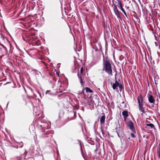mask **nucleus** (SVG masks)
I'll return each instance as SVG.
<instances>
[{
    "mask_svg": "<svg viewBox=\"0 0 160 160\" xmlns=\"http://www.w3.org/2000/svg\"><path fill=\"white\" fill-rule=\"evenodd\" d=\"M102 66L103 70L109 75L112 76L113 74L112 66L110 61L108 60H105L104 58L103 60Z\"/></svg>",
    "mask_w": 160,
    "mask_h": 160,
    "instance_id": "f257e3e1",
    "label": "nucleus"
},
{
    "mask_svg": "<svg viewBox=\"0 0 160 160\" xmlns=\"http://www.w3.org/2000/svg\"><path fill=\"white\" fill-rule=\"evenodd\" d=\"M137 100L138 103L139 110L142 112V113L141 114L142 115L143 113H145V108L143 107V103L144 102L143 98L142 95L140 94L138 95Z\"/></svg>",
    "mask_w": 160,
    "mask_h": 160,
    "instance_id": "f03ea898",
    "label": "nucleus"
},
{
    "mask_svg": "<svg viewBox=\"0 0 160 160\" xmlns=\"http://www.w3.org/2000/svg\"><path fill=\"white\" fill-rule=\"evenodd\" d=\"M112 2L113 4V10L115 15L117 16L118 18L121 19L120 17V12L119 11L117 8V5H116L117 2L115 1L114 0H112Z\"/></svg>",
    "mask_w": 160,
    "mask_h": 160,
    "instance_id": "7ed1b4c3",
    "label": "nucleus"
},
{
    "mask_svg": "<svg viewBox=\"0 0 160 160\" xmlns=\"http://www.w3.org/2000/svg\"><path fill=\"white\" fill-rule=\"evenodd\" d=\"M111 84L112 85V87L113 90H117L118 89V87L120 91L121 92L123 89V87L122 85L117 80H116L115 82L113 84L111 83Z\"/></svg>",
    "mask_w": 160,
    "mask_h": 160,
    "instance_id": "20e7f679",
    "label": "nucleus"
},
{
    "mask_svg": "<svg viewBox=\"0 0 160 160\" xmlns=\"http://www.w3.org/2000/svg\"><path fill=\"white\" fill-rule=\"evenodd\" d=\"M85 89L86 91V92L88 93V96L89 97V98L91 99V102H94V101L92 100V95L93 93V91L88 87H85Z\"/></svg>",
    "mask_w": 160,
    "mask_h": 160,
    "instance_id": "39448f33",
    "label": "nucleus"
},
{
    "mask_svg": "<svg viewBox=\"0 0 160 160\" xmlns=\"http://www.w3.org/2000/svg\"><path fill=\"white\" fill-rule=\"evenodd\" d=\"M127 126L133 133L136 132V130L134 126L133 123L132 121L130 120L128 122Z\"/></svg>",
    "mask_w": 160,
    "mask_h": 160,
    "instance_id": "423d86ee",
    "label": "nucleus"
},
{
    "mask_svg": "<svg viewBox=\"0 0 160 160\" xmlns=\"http://www.w3.org/2000/svg\"><path fill=\"white\" fill-rule=\"evenodd\" d=\"M147 97L149 102L154 105L155 102V99L154 97L152 95L149 94V93L147 95Z\"/></svg>",
    "mask_w": 160,
    "mask_h": 160,
    "instance_id": "0eeeda50",
    "label": "nucleus"
},
{
    "mask_svg": "<svg viewBox=\"0 0 160 160\" xmlns=\"http://www.w3.org/2000/svg\"><path fill=\"white\" fill-rule=\"evenodd\" d=\"M102 115L100 119V123L101 124H104L105 122V116L104 113H102Z\"/></svg>",
    "mask_w": 160,
    "mask_h": 160,
    "instance_id": "6e6552de",
    "label": "nucleus"
},
{
    "mask_svg": "<svg viewBox=\"0 0 160 160\" xmlns=\"http://www.w3.org/2000/svg\"><path fill=\"white\" fill-rule=\"evenodd\" d=\"M64 108H68L71 106V104L70 102L68 101L65 102L63 104Z\"/></svg>",
    "mask_w": 160,
    "mask_h": 160,
    "instance_id": "1a4fd4ad",
    "label": "nucleus"
},
{
    "mask_svg": "<svg viewBox=\"0 0 160 160\" xmlns=\"http://www.w3.org/2000/svg\"><path fill=\"white\" fill-rule=\"evenodd\" d=\"M118 8H119L120 10L123 12L124 13V14L128 18V16L127 15L124 10V9L123 8V5H121V6L120 7H118Z\"/></svg>",
    "mask_w": 160,
    "mask_h": 160,
    "instance_id": "9d476101",
    "label": "nucleus"
},
{
    "mask_svg": "<svg viewBox=\"0 0 160 160\" xmlns=\"http://www.w3.org/2000/svg\"><path fill=\"white\" fill-rule=\"evenodd\" d=\"M122 115L123 117H125V118H127L128 116V112L126 110H124L122 112Z\"/></svg>",
    "mask_w": 160,
    "mask_h": 160,
    "instance_id": "9b49d317",
    "label": "nucleus"
},
{
    "mask_svg": "<svg viewBox=\"0 0 160 160\" xmlns=\"http://www.w3.org/2000/svg\"><path fill=\"white\" fill-rule=\"evenodd\" d=\"M115 1L117 2V3H118V4L119 6L118 7H120L121 5H122L121 0H114Z\"/></svg>",
    "mask_w": 160,
    "mask_h": 160,
    "instance_id": "f8f14e48",
    "label": "nucleus"
},
{
    "mask_svg": "<svg viewBox=\"0 0 160 160\" xmlns=\"http://www.w3.org/2000/svg\"><path fill=\"white\" fill-rule=\"evenodd\" d=\"M157 154L158 155V158H160V145L159 144L158 147L157 148Z\"/></svg>",
    "mask_w": 160,
    "mask_h": 160,
    "instance_id": "ddd939ff",
    "label": "nucleus"
},
{
    "mask_svg": "<svg viewBox=\"0 0 160 160\" xmlns=\"http://www.w3.org/2000/svg\"><path fill=\"white\" fill-rule=\"evenodd\" d=\"M18 146H12L10 148V150L11 151H14V149H18Z\"/></svg>",
    "mask_w": 160,
    "mask_h": 160,
    "instance_id": "4468645a",
    "label": "nucleus"
},
{
    "mask_svg": "<svg viewBox=\"0 0 160 160\" xmlns=\"http://www.w3.org/2000/svg\"><path fill=\"white\" fill-rule=\"evenodd\" d=\"M117 134L118 135V136L119 137H120V136L119 135V134H122L123 133V131H122V130L121 129V130L119 129L118 130V131H117Z\"/></svg>",
    "mask_w": 160,
    "mask_h": 160,
    "instance_id": "2eb2a0df",
    "label": "nucleus"
},
{
    "mask_svg": "<svg viewBox=\"0 0 160 160\" xmlns=\"http://www.w3.org/2000/svg\"><path fill=\"white\" fill-rule=\"evenodd\" d=\"M146 125L147 126L150 127L152 128H155L154 125L152 123L147 124Z\"/></svg>",
    "mask_w": 160,
    "mask_h": 160,
    "instance_id": "dca6fc26",
    "label": "nucleus"
},
{
    "mask_svg": "<svg viewBox=\"0 0 160 160\" xmlns=\"http://www.w3.org/2000/svg\"><path fill=\"white\" fill-rule=\"evenodd\" d=\"M17 160H23L25 159V158H22L21 156L18 157L17 158Z\"/></svg>",
    "mask_w": 160,
    "mask_h": 160,
    "instance_id": "f3484780",
    "label": "nucleus"
},
{
    "mask_svg": "<svg viewBox=\"0 0 160 160\" xmlns=\"http://www.w3.org/2000/svg\"><path fill=\"white\" fill-rule=\"evenodd\" d=\"M89 98V97L88 96H87L85 94H84V95H83V98L87 100L88 98Z\"/></svg>",
    "mask_w": 160,
    "mask_h": 160,
    "instance_id": "a211bd4d",
    "label": "nucleus"
},
{
    "mask_svg": "<svg viewBox=\"0 0 160 160\" xmlns=\"http://www.w3.org/2000/svg\"><path fill=\"white\" fill-rule=\"evenodd\" d=\"M82 74H81L80 75L78 73V78H79V79H80V80L81 79H82Z\"/></svg>",
    "mask_w": 160,
    "mask_h": 160,
    "instance_id": "6ab92c4d",
    "label": "nucleus"
},
{
    "mask_svg": "<svg viewBox=\"0 0 160 160\" xmlns=\"http://www.w3.org/2000/svg\"><path fill=\"white\" fill-rule=\"evenodd\" d=\"M151 63V64L153 65L154 64V60L152 61V58H151L150 60Z\"/></svg>",
    "mask_w": 160,
    "mask_h": 160,
    "instance_id": "aec40b11",
    "label": "nucleus"
},
{
    "mask_svg": "<svg viewBox=\"0 0 160 160\" xmlns=\"http://www.w3.org/2000/svg\"><path fill=\"white\" fill-rule=\"evenodd\" d=\"M131 136L133 138H135L136 137L135 135L133 133H131Z\"/></svg>",
    "mask_w": 160,
    "mask_h": 160,
    "instance_id": "412c9836",
    "label": "nucleus"
},
{
    "mask_svg": "<svg viewBox=\"0 0 160 160\" xmlns=\"http://www.w3.org/2000/svg\"><path fill=\"white\" fill-rule=\"evenodd\" d=\"M83 71V67H82L80 69V72L81 73V74H82V73Z\"/></svg>",
    "mask_w": 160,
    "mask_h": 160,
    "instance_id": "4be33fe9",
    "label": "nucleus"
},
{
    "mask_svg": "<svg viewBox=\"0 0 160 160\" xmlns=\"http://www.w3.org/2000/svg\"><path fill=\"white\" fill-rule=\"evenodd\" d=\"M80 80V83L82 85H83V80H82V79H81Z\"/></svg>",
    "mask_w": 160,
    "mask_h": 160,
    "instance_id": "5701e85b",
    "label": "nucleus"
},
{
    "mask_svg": "<svg viewBox=\"0 0 160 160\" xmlns=\"http://www.w3.org/2000/svg\"><path fill=\"white\" fill-rule=\"evenodd\" d=\"M85 89V88L84 89H83V90H82L81 94H83V95H84V94H85L84 91Z\"/></svg>",
    "mask_w": 160,
    "mask_h": 160,
    "instance_id": "b1692460",
    "label": "nucleus"
},
{
    "mask_svg": "<svg viewBox=\"0 0 160 160\" xmlns=\"http://www.w3.org/2000/svg\"><path fill=\"white\" fill-rule=\"evenodd\" d=\"M90 102H91V103H93H93H95V104H96V103H95V102H91V99H90Z\"/></svg>",
    "mask_w": 160,
    "mask_h": 160,
    "instance_id": "393cba45",
    "label": "nucleus"
},
{
    "mask_svg": "<svg viewBox=\"0 0 160 160\" xmlns=\"http://www.w3.org/2000/svg\"><path fill=\"white\" fill-rule=\"evenodd\" d=\"M124 117V121H126V119L127 118H125V117Z\"/></svg>",
    "mask_w": 160,
    "mask_h": 160,
    "instance_id": "a878e982",
    "label": "nucleus"
},
{
    "mask_svg": "<svg viewBox=\"0 0 160 160\" xmlns=\"http://www.w3.org/2000/svg\"><path fill=\"white\" fill-rule=\"evenodd\" d=\"M127 9H129V7H127Z\"/></svg>",
    "mask_w": 160,
    "mask_h": 160,
    "instance_id": "bb28decb",
    "label": "nucleus"
},
{
    "mask_svg": "<svg viewBox=\"0 0 160 160\" xmlns=\"http://www.w3.org/2000/svg\"><path fill=\"white\" fill-rule=\"evenodd\" d=\"M48 137V136H43V138H45V137Z\"/></svg>",
    "mask_w": 160,
    "mask_h": 160,
    "instance_id": "cd10ccee",
    "label": "nucleus"
},
{
    "mask_svg": "<svg viewBox=\"0 0 160 160\" xmlns=\"http://www.w3.org/2000/svg\"><path fill=\"white\" fill-rule=\"evenodd\" d=\"M124 101H123L122 102V104H124Z\"/></svg>",
    "mask_w": 160,
    "mask_h": 160,
    "instance_id": "c85d7f7f",
    "label": "nucleus"
},
{
    "mask_svg": "<svg viewBox=\"0 0 160 160\" xmlns=\"http://www.w3.org/2000/svg\"><path fill=\"white\" fill-rule=\"evenodd\" d=\"M40 127H41V128H42V125H40Z\"/></svg>",
    "mask_w": 160,
    "mask_h": 160,
    "instance_id": "c756f323",
    "label": "nucleus"
},
{
    "mask_svg": "<svg viewBox=\"0 0 160 160\" xmlns=\"http://www.w3.org/2000/svg\"><path fill=\"white\" fill-rule=\"evenodd\" d=\"M153 107V105H152V107Z\"/></svg>",
    "mask_w": 160,
    "mask_h": 160,
    "instance_id": "7c9ffc66",
    "label": "nucleus"
}]
</instances>
